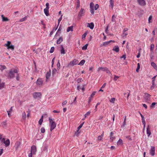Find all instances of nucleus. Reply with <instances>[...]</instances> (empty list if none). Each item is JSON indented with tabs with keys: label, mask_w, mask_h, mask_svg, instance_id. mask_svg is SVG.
Returning a JSON list of instances; mask_svg holds the SVG:
<instances>
[{
	"label": "nucleus",
	"mask_w": 157,
	"mask_h": 157,
	"mask_svg": "<svg viewBox=\"0 0 157 157\" xmlns=\"http://www.w3.org/2000/svg\"><path fill=\"white\" fill-rule=\"evenodd\" d=\"M48 9H47L46 8H45L44 9V13L47 16H48L49 15Z\"/></svg>",
	"instance_id": "obj_17"
},
{
	"label": "nucleus",
	"mask_w": 157,
	"mask_h": 157,
	"mask_svg": "<svg viewBox=\"0 0 157 157\" xmlns=\"http://www.w3.org/2000/svg\"><path fill=\"white\" fill-rule=\"evenodd\" d=\"M140 64L139 63H138L137 64V67L136 69V72H139V70L140 69Z\"/></svg>",
	"instance_id": "obj_36"
},
{
	"label": "nucleus",
	"mask_w": 157,
	"mask_h": 157,
	"mask_svg": "<svg viewBox=\"0 0 157 157\" xmlns=\"http://www.w3.org/2000/svg\"><path fill=\"white\" fill-rule=\"evenodd\" d=\"M101 70L103 71H105L107 73H110L109 71V70L106 67L103 68L101 67H100L98 69V71L99 72Z\"/></svg>",
	"instance_id": "obj_6"
},
{
	"label": "nucleus",
	"mask_w": 157,
	"mask_h": 157,
	"mask_svg": "<svg viewBox=\"0 0 157 157\" xmlns=\"http://www.w3.org/2000/svg\"><path fill=\"white\" fill-rule=\"evenodd\" d=\"M26 117V113L25 112H24L22 114V118L23 119H25Z\"/></svg>",
	"instance_id": "obj_30"
},
{
	"label": "nucleus",
	"mask_w": 157,
	"mask_h": 157,
	"mask_svg": "<svg viewBox=\"0 0 157 157\" xmlns=\"http://www.w3.org/2000/svg\"><path fill=\"white\" fill-rule=\"evenodd\" d=\"M99 7V6L98 4H96L94 7V9L95 10H97Z\"/></svg>",
	"instance_id": "obj_50"
},
{
	"label": "nucleus",
	"mask_w": 157,
	"mask_h": 157,
	"mask_svg": "<svg viewBox=\"0 0 157 157\" xmlns=\"http://www.w3.org/2000/svg\"><path fill=\"white\" fill-rule=\"evenodd\" d=\"M140 50L141 49H140L139 50V52L138 53V55H137L136 56L137 58H139L140 57Z\"/></svg>",
	"instance_id": "obj_48"
},
{
	"label": "nucleus",
	"mask_w": 157,
	"mask_h": 157,
	"mask_svg": "<svg viewBox=\"0 0 157 157\" xmlns=\"http://www.w3.org/2000/svg\"><path fill=\"white\" fill-rule=\"evenodd\" d=\"M121 58H123L124 60H125L126 59V55L125 54L123 55Z\"/></svg>",
	"instance_id": "obj_63"
},
{
	"label": "nucleus",
	"mask_w": 157,
	"mask_h": 157,
	"mask_svg": "<svg viewBox=\"0 0 157 157\" xmlns=\"http://www.w3.org/2000/svg\"><path fill=\"white\" fill-rule=\"evenodd\" d=\"M114 133L113 132H111L110 133V142H112L114 139L115 138L114 136L113 135Z\"/></svg>",
	"instance_id": "obj_12"
},
{
	"label": "nucleus",
	"mask_w": 157,
	"mask_h": 157,
	"mask_svg": "<svg viewBox=\"0 0 157 157\" xmlns=\"http://www.w3.org/2000/svg\"><path fill=\"white\" fill-rule=\"evenodd\" d=\"M90 11L91 13L92 14H94V8H90Z\"/></svg>",
	"instance_id": "obj_47"
},
{
	"label": "nucleus",
	"mask_w": 157,
	"mask_h": 157,
	"mask_svg": "<svg viewBox=\"0 0 157 157\" xmlns=\"http://www.w3.org/2000/svg\"><path fill=\"white\" fill-rule=\"evenodd\" d=\"M67 101L66 100H65L63 101L62 103L63 105H65L67 104Z\"/></svg>",
	"instance_id": "obj_60"
},
{
	"label": "nucleus",
	"mask_w": 157,
	"mask_h": 157,
	"mask_svg": "<svg viewBox=\"0 0 157 157\" xmlns=\"http://www.w3.org/2000/svg\"><path fill=\"white\" fill-rule=\"evenodd\" d=\"M4 83L3 82L0 83V89H2L4 87Z\"/></svg>",
	"instance_id": "obj_44"
},
{
	"label": "nucleus",
	"mask_w": 157,
	"mask_h": 157,
	"mask_svg": "<svg viewBox=\"0 0 157 157\" xmlns=\"http://www.w3.org/2000/svg\"><path fill=\"white\" fill-rule=\"evenodd\" d=\"M36 147L34 145L32 146L31 147V152L33 153V154L34 155L36 154Z\"/></svg>",
	"instance_id": "obj_11"
},
{
	"label": "nucleus",
	"mask_w": 157,
	"mask_h": 157,
	"mask_svg": "<svg viewBox=\"0 0 157 157\" xmlns=\"http://www.w3.org/2000/svg\"><path fill=\"white\" fill-rule=\"evenodd\" d=\"M96 91L94 92L91 95L90 97L91 98H93V96L95 95V93H96Z\"/></svg>",
	"instance_id": "obj_51"
},
{
	"label": "nucleus",
	"mask_w": 157,
	"mask_h": 157,
	"mask_svg": "<svg viewBox=\"0 0 157 157\" xmlns=\"http://www.w3.org/2000/svg\"><path fill=\"white\" fill-rule=\"evenodd\" d=\"M62 15H61L60 17L58 20V25H59L60 21H61V20L62 19Z\"/></svg>",
	"instance_id": "obj_52"
},
{
	"label": "nucleus",
	"mask_w": 157,
	"mask_h": 157,
	"mask_svg": "<svg viewBox=\"0 0 157 157\" xmlns=\"http://www.w3.org/2000/svg\"><path fill=\"white\" fill-rule=\"evenodd\" d=\"M43 81L41 78H39L37 81L36 84L37 85L40 86L42 85Z\"/></svg>",
	"instance_id": "obj_7"
},
{
	"label": "nucleus",
	"mask_w": 157,
	"mask_h": 157,
	"mask_svg": "<svg viewBox=\"0 0 157 157\" xmlns=\"http://www.w3.org/2000/svg\"><path fill=\"white\" fill-rule=\"evenodd\" d=\"M27 18V16H25L24 18H21L20 20V21L21 22H23L25 21Z\"/></svg>",
	"instance_id": "obj_32"
},
{
	"label": "nucleus",
	"mask_w": 157,
	"mask_h": 157,
	"mask_svg": "<svg viewBox=\"0 0 157 157\" xmlns=\"http://www.w3.org/2000/svg\"><path fill=\"white\" fill-rule=\"evenodd\" d=\"M57 69L58 70L60 68V65L59 63V60H58L57 63Z\"/></svg>",
	"instance_id": "obj_38"
},
{
	"label": "nucleus",
	"mask_w": 157,
	"mask_h": 157,
	"mask_svg": "<svg viewBox=\"0 0 157 157\" xmlns=\"http://www.w3.org/2000/svg\"><path fill=\"white\" fill-rule=\"evenodd\" d=\"M33 96L35 99L40 98L41 96V94L40 92H35L33 94Z\"/></svg>",
	"instance_id": "obj_5"
},
{
	"label": "nucleus",
	"mask_w": 157,
	"mask_h": 157,
	"mask_svg": "<svg viewBox=\"0 0 157 157\" xmlns=\"http://www.w3.org/2000/svg\"><path fill=\"white\" fill-rule=\"evenodd\" d=\"M7 44H4V45L5 46L7 47V48L8 49H9V48H10V41H7Z\"/></svg>",
	"instance_id": "obj_24"
},
{
	"label": "nucleus",
	"mask_w": 157,
	"mask_h": 157,
	"mask_svg": "<svg viewBox=\"0 0 157 157\" xmlns=\"http://www.w3.org/2000/svg\"><path fill=\"white\" fill-rule=\"evenodd\" d=\"M40 131L42 133H44L45 132V129L44 127H42L40 129Z\"/></svg>",
	"instance_id": "obj_41"
},
{
	"label": "nucleus",
	"mask_w": 157,
	"mask_h": 157,
	"mask_svg": "<svg viewBox=\"0 0 157 157\" xmlns=\"http://www.w3.org/2000/svg\"><path fill=\"white\" fill-rule=\"evenodd\" d=\"M140 115L142 118V122H143V123H144V121H145L144 117L141 113H140Z\"/></svg>",
	"instance_id": "obj_40"
},
{
	"label": "nucleus",
	"mask_w": 157,
	"mask_h": 157,
	"mask_svg": "<svg viewBox=\"0 0 157 157\" xmlns=\"http://www.w3.org/2000/svg\"><path fill=\"white\" fill-rule=\"evenodd\" d=\"M155 147L154 146H151V149L150 151V154L152 156H154L155 155Z\"/></svg>",
	"instance_id": "obj_8"
},
{
	"label": "nucleus",
	"mask_w": 157,
	"mask_h": 157,
	"mask_svg": "<svg viewBox=\"0 0 157 157\" xmlns=\"http://www.w3.org/2000/svg\"><path fill=\"white\" fill-rule=\"evenodd\" d=\"M151 65L155 69L157 66V65H156L154 62H151Z\"/></svg>",
	"instance_id": "obj_37"
},
{
	"label": "nucleus",
	"mask_w": 157,
	"mask_h": 157,
	"mask_svg": "<svg viewBox=\"0 0 157 157\" xmlns=\"http://www.w3.org/2000/svg\"><path fill=\"white\" fill-rule=\"evenodd\" d=\"M20 143L19 141H17L15 144V145L16 146V148L17 149L20 146Z\"/></svg>",
	"instance_id": "obj_27"
},
{
	"label": "nucleus",
	"mask_w": 157,
	"mask_h": 157,
	"mask_svg": "<svg viewBox=\"0 0 157 157\" xmlns=\"http://www.w3.org/2000/svg\"><path fill=\"white\" fill-rule=\"evenodd\" d=\"M18 68L15 67L10 69V78H13L15 77L14 74H16L18 73Z\"/></svg>",
	"instance_id": "obj_1"
},
{
	"label": "nucleus",
	"mask_w": 157,
	"mask_h": 157,
	"mask_svg": "<svg viewBox=\"0 0 157 157\" xmlns=\"http://www.w3.org/2000/svg\"><path fill=\"white\" fill-rule=\"evenodd\" d=\"M150 126L149 125H148L147 126L146 130L147 133V134H148V136H149L151 133L150 132Z\"/></svg>",
	"instance_id": "obj_15"
},
{
	"label": "nucleus",
	"mask_w": 157,
	"mask_h": 157,
	"mask_svg": "<svg viewBox=\"0 0 157 157\" xmlns=\"http://www.w3.org/2000/svg\"><path fill=\"white\" fill-rule=\"evenodd\" d=\"M115 100V98H112L110 100V101L111 103H114Z\"/></svg>",
	"instance_id": "obj_46"
},
{
	"label": "nucleus",
	"mask_w": 157,
	"mask_h": 157,
	"mask_svg": "<svg viewBox=\"0 0 157 157\" xmlns=\"http://www.w3.org/2000/svg\"><path fill=\"white\" fill-rule=\"evenodd\" d=\"M73 26L68 27L67 29V32H68L70 31H73Z\"/></svg>",
	"instance_id": "obj_20"
},
{
	"label": "nucleus",
	"mask_w": 157,
	"mask_h": 157,
	"mask_svg": "<svg viewBox=\"0 0 157 157\" xmlns=\"http://www.w3.org/2000/svg\"><path fill=\"white\" fill-rule=\"evenodd\" d=\"M139 4L141 6H144L146 5V3L144 0H137Z\"/></svg>",
	"instance_id": "obj_9"
},
{
	"label": "nucleus",
	"mask_w": 157,
	"mask_h": 157,
	"mask_svg": "<svg viewBox=\"0 0 157 157\" xmlns=\"http://www.w3.org/2000/svg\"><path fill=\"white\" fill-rule=\"evenodd\" d=\"M19 74L18 73H17L16 74V80L18 81L19 80V79H20V77H19Z\"/></svg>",
	"instance_id": "obj_34"
},
{
	"label": "nucleus",
	"mask_w": 157,
	"mask_h": 157,
	"mask_svg": "<svg viewBox=\"0 0 157 157\" xmlns=\"http://www.w3.org/2000/svg\"><path fill=\"white\" fill-rule=\"evenodd\" d=\"M112 50L115 51L116 52H118L119 51V47L118 46H115L113 48Z\"/></svg>",
	"instance_id": "obj_16"
},
{
	"label": "nucleus",
	"mask_w": 157,
	"mask_h": 157,
	"mask_svg": "<svg viewBox=\"0 0 157 157\" xmlns=\"http://www.w3.org/2000/svg\"><path fill=\"white\" fill-rule=\"evenodd\" d=\"M86 35H87V33H85L83 34L82 36V39H84L85 38Z\"/></svg>",
	"instance_id": "obj_49"
},
{
	"label": "nucleus",
	"mask_w": 157,
	"mask_h": 157,
	"mask_svg": "<svg viewBox=\"0 0 157 157\" xmlns=\"http://www.w3.org/2000/svg\"><path fill=\"white\" fill-rule=\"evenodd\" d=\"M84 124V122H83L82 123L79 125V126L78 128V131L82 127Z\"/></svg>",
	"instance_id": "obj_43"
},
{
	"label": "nucleus",
	"mask_w": 157,
	"mask_h": 157,
	"mask_svg": "<svg viewBox=\"0 0 157 157\" xmlns=\"http://www.w3.org/2000/svg\"><path fill=\"white\" fill-rule=\"evenodd\" d=\"M61 49L60 51V53L61 54H65V52L64 49L63 47V46L62 45H61Z\"/></svg>",
	"instance_id": "obj_19"
},
{
	"label": "nucleus",
	"mask_w": 157,
	"mask_h": 157,
	"mask_svg": "<svg viewBox=\"0 0 157 157\" xmlns=\"http://www.w3.org/2000/svg\"><path fill=\"white\" fill-rule=\"evenodd\" d=\"M6 66L4 65H0V69L1 71H2L3 70L6 69Z\"/></svg>",
	"instance_id": "obj_21"
},
{
	"label": "nucleus",
	"mask_w": 157,
	"mask_h": 157,
	"mask_svg": "<svg viewBox=\"0 0 157 157\" xmlns=\"http://www.w3.org/2000/svg\"><path fill=\"white\" fill-rule=\"evenodd\" d=\"M109 2L110 3V6L111 7V8H113V7L114 1H113V0H110Z\"/></svg>",
	"instance_id": "obj_23"
},
{
	"label": "nucleus",
	"mask_w": 157,
	"mask_h": 157,
	"mask_svg": "<svg viewBox=\"0 0 157 157\" xmlns=\"http://www.w3.org/2000/svg\"><path fill=\"white\" fill-rule=\"evenodd\" d=\"M79 61L78 60L74 59L72 61H71L68 65V67L72 66L78 64Z\"/></svg>",
	"instance_id": "obj_3"
},
{
	"label": "nucleus",
	"mask_w": 157,
	"mask_h": 157,
	"mask_svg": "<svg viewBox=\"0 0 157 157\" xmlns=\"http://www.w3.org/2000/svg\"><path fill=\"white\" fill-rule=\"evenodd\" d=\"M90 113L91 112L90 111H89L86 113L84 115L85 118H86L87 116L89 115Z\"/></svg>",
	"instance_id": "obj_42"
},
{
	"label": "nucleus",
	"mask_w": 157,
	"mask_h": 157,
	"mask_svg": "<svg viewBox=\"0 0 157 157\" xmlns=\"http://www.w3.org/2000/svg\"><path fill=\"white\" fill-rule=\"evenodd\" d=\"M33 153L31 152V153H30V154H29V157H32V155H33Z\"/></svg>",
	"instance_id": "obj_64"
},
{
	"label": "nucleus",
	"mask_w": 157,
	"mask_h": 157,
	"mask_svg": "<svg viewBox=\"0 0 157 157\" xmlns=\"http://www.w3.org/2000/svg\"><path fill=\"white\" fill-rule=\"evenodd\" d=\"M54 50V47H52L51 48L50 50V53H52L53 52Z\"/></svg>",
	"instance_id": "obj_45"
},
{
	"label": "nucleus",
	"mask_w": 157,
	"mask_h": 157,
	"mask_svg": "<svg viewBox=\"0 0 157 157\" xmlns=\"http://www.w3.org/2000/svg\"><path fill=\"white\" fill-rule=\"evenodd\" d=\"M126 138H127L129 140H132V138L130 136H126Z\"/></svg>",
	"instance_id": "obj_55"
},
{
	"label": "nucleus",
	"mask_w": 157,
	"mask_h": 157,
	"mask_svg": "<svg viewBox=\"0 0 157 157\" xmlns=\"http://www.w3.org/2000/svg\"><path fill=\"white\" fill-rule=\"evenodd\" d=\"M111 41H109L108 42H104L103 44V45L104 46H106L107 45H108L110 42H111Z\"/></svg>",
	"instance_id": "obj_39"
},
{
	"label": "nucleus",
	"mask_w": 157,
	"mask_h": 157,
	"mask_svg": "<svg viewBox=\"0 0 157 157\" xmlns=\"http://www.w3.org/2000/svg\"><path fill=\"white\" fill-rule=\"evenodd\" d=\"M94 26L93 23H88L87 27H89L91 29H93Z\"/></svg>",
	"instance_id": "obj_14"
},
{
	"label": "nucleus",
	"mask_w": 157,
	"mask_h": 157,
	"mask_svg": "<svg viewBox=\"0 0 157 157\" xmlns=\"http://www.w3.org/2000/svg\"><path fill=\"white\" fill-rule=\"evenodd\" d=\"M151 95L148 94L146 93L144 96V97L145 100L148 101L149 100Z\"/></svg>",
	"instance_id": "obj_13"
},
{
	"label": "nucleus",
	"mask_w": 157,
	"mask_h": 157,
	"mask_svg": "<svg viewBox=\"0 0 157 157\" xmlns=\"http://www.w3.org/2000/svg\"><path fill=\"white\" fill-rule=\"evenodd\" d=\"M50 123L51 124L50 130L52 131L56 126V123L53 121V120L50 117L49 118Z\"/></svg>",
	"instance_id": "obj_2"
},
{
	"label": "nucleus",
	"mask_w": 157,
	"mask_h": 157,
	"mask_svg": "<svg viewBox=\"0 0 157 157\" xmlns=\"http://www.w3.org/2000/svg\"><path fill=\"white\" fill-rule=\"evenodd\" d=\"M122 140L121 139H120L117 142V145H120V144H123L122 143Z\"/></svg>",
	"instance_id": "obj_31"
},
{
	"label": "nucleus",
	"mask_w": 157,
	"mask_h": 157,
	"mask_svg": "<svg viewBox=\"0 0 157 157\" xmlns=\"http://www.w3.org/2000/svg\"><path fill=\"white\" fill-rule=\"evenodd\" d=\"M154 48V44H152L151 45L150 49L151 51H152Z\"/></svg>",
	"instance_id": "obj_35"
},
{
	"label": "nucleus",
	"mask_w": 157,
	"mask_h": 157,
	"mask_svg": "<svg viewBox=\"0 0 157 157\" xmlns=\"http://www.w3.org/2000/svg\"><path fill=\"white\" fill-rule=\"evenodd\" d=\"M46 8L49 9V4L48 3H47L46 4Z\"/></svg>",
	"instance_id": "obj_62"
},
{
	"label": "nucleus",
	"mask_w": 157,
	"mask_h": 157,
	"mask_svg": "<svg viewBox=\"0 0 157 157\" xmlns=\"http://www.w3.org/2000/svg\"><path fill=\"white\" fill-rule=\"evenodd\" d=\"M152 16H150V17L148 18V21L149 23L151 22V21H150L151 20H152Z\"/></svg>",
	"instance_id": "obj_53"
},
{
	"label": "nucleus",
	"mask_w": 157,
	"mask_h": 157,
	"mask_svg": "<svg viewBox=\"0 0 157 157\" xmlns=\"http://www.w3.org/2000/svg\"><path fill=\"white\" fill-rule=\"evenodd\" d=\"M88 45V44H86L85 45L82 47V49L83 50H86L87 48V47Z\"/></svg>",
	"instance_id": "obj_33"
},
{
	"label": "nucleus",
	"mask_w": 157,
	"mask_h": 157,
	"mask_svg": "<svg viewBox=\"0 0 157 157\" xmlns=\"http://www.w3.org/2000/svg\"><path fill=\"white\" fill-rule=\"evenodd\" d=\"M2 21H6L9 20L7 18L4 17L3 15H2Z\"/></svg>",
	"instance_id": "obj_26"
},
{
	"label": "nucleus",
	"mask_w": 157,
	"mask_h": 157,
	"mask_svg": "<svg viewBox=\"0 0 157 157\" xmlns=\"http://www.w3.org/2000/svg\"><path fill=\"white\" fill-rule=\"evenodd\" d=\"M123 37H126V36L128 35V33H125V32H123Z\"/></svg>",
	"instance_id": "obj_56"
},
{
	"label": "nucleus",
	"mask_w": 157,
	"mask_h": 157,
	"mask_svg": "<svg viewBox=\"0 0 157 157\" xmlns=\"http://www.w3.org/2000/svg\"><path fill=\"white\" fill-rule=\"evenodd\" d=\"M157 76V75L154 76L152 78V86H154V85H155V78Z\"/></svg>",
	"instance_id": "obj_22"
},
{
	"label": "nucleus",
	"mask_w": 157,
	"mask_h": 157,
	"mask_svg": "<svg viewBox=\"0 0 157 157\" xmlns=\"http://www.w3.org/2000/svg\"><path fill=\"white\" fill-rule=\"evenodd\" d=\"M116 17L114 15H113L112 16L111 21L113 22H116Z\"/></svg>",
	"instance_id": "obj_25"
},
{
	"label": "nucleus",
	"mask_w": 157,
	"mask_h": 157,
	"mask_svg": "<svg viewBox=\"0 0 157 157\" xmlns=\"http://www.w3.org/2000/svg\"><path fill=\"white\" fill-rule=\"evenodd\" d=\"M94 6V4L93 2H91L90 4V8H93Z\"/></svg>",
	"instance_id": "obj_54"
},
{
	"label": "nucleus",
	"mask_w": 157,
	"mask_h": 157,
	"mask_svg": "<svg viewBox=\"0 0 157 157\" xmlns=\"http://www.w3.org/2000/svg\"><path fill=\"white\" fill-rule=\"evenodd\" d=\"M43 121V120H41V119H40L39 121V124H40V125H41L42 124V123Z\"/></svg>",
	"instance_id": "obj_59"
},
{
	"label": "nucleus",
	"mask_w": 157,
	"mask_h": 157,
	"mask_svg": "<svg viewBox=\"0 0 157 157\" xmlns=\"http://www.w3.org/2000/svg\"><path fill=\"white\" fill-rule=\"evenodd\" d=\"M85 11L82 8L81 9L80 11L79 12L78 14V16L81 17L83 16L84 14Z\"/></svg>",
	"instance_id": "obj_10"
},
{
	"label": "nucleus",
	"mask_w": 157,
	"mask_h": 157,
	"mask_svg": "<svg viewBox=\"0 0 157 157\" xmlns=\"http://www.w3.org/2000/svg\"><path fill=\"white\" fill-rule=\"evenodd\" d=\"M63 41V38L62 36L60 37L57 40L56 43L57 44H60Z\"/></svg>",
	"instance_id": "obj_18"
},
{
	"label": "nucleus",
	"mask_w": 157,
	"mask_h": 157,
	"mask_svg": "<svg viewBox=\"0 0 157 157\" xmlns=\"http://www.w3.org/2000/svg\"><path fill=\"white\" fill-rule=\"evenodd\" d=\"M1 141V142L4 143L6 146H8L10 143V141L9 139L6 140V139L4 138H2Z\"/></svg>",
	"instance_id": "obj_4"
},
{
	"label": "nucleus",
	"mask_w": 157,
	"mask_h": 157,
	"mask_svg": "<svg viewBox=\"0 0 157 157\" xmlns=\"http://www.w3.org/2000/svg\"><path fill=\"white\" fill-rule=\"evenodd\" d=\"M85 62L84 59L82 60L78 64V65H83Z\"/></svg>",
	"instance_id": "obj_28"
},
{
	"label": "nucleus",
	"mask_w": 157,
	"mask_h": 157,
	"mask_svg": "<svg viewBox=\"0 0 157 157\" xmlns=\"http://www.w3.org/2000/svg\"><path fill=\"white\" fill-rule=\"evenodd\" d=\"M14 49V46L12 45H10V49L13 50Z\"/></svg>",
	"instance_id": "obj_61"
},
{
	"label": "nucleus",
	"mask_w": 157,
	"mask_h": 157,
	"mask_svg": "<svg viewBox=\"0 0 157 157\" xmlns=\"http://www.w3.org/2000/svg\"><path fill=\"white\" fill-rule=\"evenodd\" d=\"M119 78V76H116V75H115L114 76V80L115 81H116V80H117V79H118Z\"/></svg>",
	"instance_id": "obj_57"
},
{
	"label": "nucleus",
	"mask_w": 157,
	"mask_h": 157,
	"mask_svg": "<svg viewBox=\"0 0 157 157\" xmlns=\"http://www.w3.org/2000/svg\"><path fill=\"white\" fill-rule=\"evenodd\" d=\"M57 72V70L54 68L53 69V70H52V75L53 76H54L56 74V73Z\"/></svg>",
	"instance_id": "obj_29"
},
{
	"label": "nucleus",
	"mask_w": 157,
	"mask_h": 157,
	"mask_svg": "<svg viewBox=\"0 0 157 157\" xmlns=\"http://www.w3.org/2000/svg\"><path fill=\"white\" fill-rule=\"evenodd\" d=\"M82 78H78L77 81V82H78V83H79V82H81L82 80Z\"/></svg>",
	"instance_id": "obj_58"
}]
</instances>
